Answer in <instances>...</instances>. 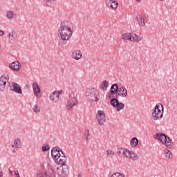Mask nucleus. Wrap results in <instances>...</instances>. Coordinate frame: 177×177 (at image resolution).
<instances>
[{
    "label": "nucleus",
    "mask_w": 177,
    "mask_h": 177,
    "mask_svg": "<svg viewBox=\"0 0 177 177\" xmlns=\"http://www.w3.org/2000/svg\"><path fill=\"white\" fill-rule=\"evenodd\" d=\"M138 142L139 141L138 140V138H133L131 140V146H132L133 147H136V146H138Z\"/></svg>",
    "instance_id": "nucleus-30"
},
{
    "label": "nucleus",
    "mask_w": 177,
    "mask_h": 177,
    "mask_svg": "<svg viewBox=\"0 0 177 177\" xmlns=\"http://www.w3.org/2000/svg\"><path fill=\"white\" fill-rule=\"evenodd\" d=\"M12 151H14V153H15L16 152V149H12Z\"/></svg>",
    "instance_id": "nucleus-39"
},
{
    "label": "nucleus",
    "mask_w": 177,
    "mask_h": 177,
    "mask_svg": "<svg viewBox=\"0 0 177 177\" xmlns=\"http://www.w3.org/2000/svg\"><path fill=\"white\" fill-rule=\"evenodd\" d=\"M46 3L48 5V6H52L53 3H55L56 0H44Z\"/></svg>",
    "instance_id": "nucleus-32"
},
{
    "label": "nucleus",
    "mask_w": 177,
    "mask_h": 177,
    "mask_svg": "<svg viewBox=\"0 0 177 177\" xmlns=\"http://www.w3.org/2000/svg\"><path fill=\"white\" fill-rule=\"evenodd\" d=\"M15 175H16L17 177H20V175L19 174V171H15Z\"/></svg>",
    "instance_id": "nucleus-35"
},
{
    "label": "nucleus",
    "mask_w": 177,
    "mask_h": 177,
    "mask_svg": "<svg viewBox=\"0 0 177 177\" xmlns=\"http://www.w3.org/2000/svg\"><path fill=\"white\" fill-rule=\"evenodd\" d=\"M51 156L54 161L56 164H58V165H66V161L67 160V158H66L64 153L60 150V148H53L51 150Z\"/></svg>",
    "instance_id": "nucleus-2"
},
{
    "label": "nucleus",
    "mask_w": 177,
    "mask_h": 177,
    "mask_svg": "<svg viewBox=\"0 0 177 177\" xmlns=\"http://www.w3.org/2000/svg\"><path fill=\"white\" fill-rule=\"evenodd\" d=\"M96 118L99 125H104L106 122V113H104V111L98 110L96 115Z\"/></svg>",
    "instance_id": "nucleus-12"
},
{
    "label": "nucleus",
    "mask_w": 177,
    "mask_h": 177,
    "mask_svg": "<svg viewBox=\"0 0 177 177\" xmlns=\"http://www.w3.org/2000/svg\"><path fill=\"white\" fill-rule=\"evenodd\" d=\"M37 177H50V175H48V173L46 171H41Z\"/></svg>",
    "instance_id": "nucleus-31"
},
{
    "label": "nucleus",
    "mask_w": 177,
    "mask_h": 177,
    "mask_svg": "<svg viewBox=\"0 0 177 177\" xmlns=\"http://www.w3.org/2000/svg\"><path fill=\"white\" fill-rule=\"evenodd\" d=\"M73 24L68 21L62 22L58 28L57 35L61 41H70L73 37Z\"/></svg>",
    "instance_id": "nucleus-1"
},
{
    "label": "nucleus",
    "mask_w": 177,
    "mask_h": 177,
    "mask_svg": "<svg viewBox=\"0 0 177 177\" xmlns=\"http://www.w3.org/2000/svg\"><path fill=\"white\" fill-rule=\"evenodd\" d=\"M136 19L139 26H140V27H145V19H143V17H142V15H138Z\"/></svg>",
    "instance_id": "nucleus-24"
},
{
    "label": "nucleus",
    "mask_w": 177,
    "mask_h": 177,
    "mask_svg": "<svg viewBox=\"0 0 177 177\" xmlns=\"http://www.w3.org/2000/svg\"><path fill=\"white\" fill-rule=\"evenodd\" d=\"M12 149H20L21 147V141L20 139L17 138L14 140V145H12Z\"/></svg>",
    "instance_id": "nucleus-23"
},
{
    "label": "nucleus",
    "mask_w": 177,
    "mask_h": 177,
    "mask_svg": "<svg viewBox=\"0 0 177 177\" xmlns=\"http://www.w3.org/2000/svg\"><path fill=\"white\" fill-rule=\"evenodd\" d=\"M62 93V91H59L57 92L54 91L50 95V100L53 102V103H56L59 100L60 94Z\"/></svg>",
    "instance_id": "nucleus-16"
},
{
    "label": "nucleus",
    "mask_w": 177,
    "mask_h": 177,
    "mask_svg": "<svg viewBox=\"0 0 177 177\" xmlns=\"http://www.w3.org/2000/svg\"><path fill=\"white\" fill-rule=\"evenodd\" d=\"M111 106H113L115 109H116L117 111H121V110H124L125 105L122 102H120L118 98H112L110 100Z\"/></svg>",
    "instance_id": "nucleus-8"
},
{
    "label": "nucleus",
    "mask_w": 177,
    "mask_h": 177,
    "mask_svg": "<svg viewBox=\"0 0 177 177\" xmlns=\"http://www.w3.org/2000/svg\"><path fill=\"white\" fill-rule=\"evenodd\" d=\"M105 5L111 8L113 10H117L118 8V2L115 0H105Z\"/></svg>",
    "instance_id": "nucleus-15"
},
{
    "label": "nucleus",
    "mask_w": 177,
    "mask_h": 177,
    "mask_svg": "<svg viewBox=\"0 0 177 177\" xmlns=\"http://www.w3.org/2000/svg\"><path fill=\"white\" fill-rule=\"evenodd\" d=\"M137 1V2H140V1H142V0H136Z\"/></svg>",
    "instance_id": "nucleus-40"
},
{
    "label": "nucleus",
    "mask_w": 177,
    "mask_h": 177,
    "mask_svg": "<svg viewBox=\"0 0 177 177\" xmlns=\"http://www.w3.org/2000/svg\"><path fill=\"white\" fill-rule=\"evenodd\" d=\"M6 17L7 19H8V20H12V19L17 17V14L15 13V12L12 10H9L6 12Z\"/></svg>",
    "instance_id": "nucleus-21"
},
{
    "label": "nucleus",
    "mask_w": 177,
    "mask_h": 177,
    "mask_svg": "<svg viewBox=\"0 0 177 177\" xmlns=\"http://www.w3.org/2000/svg\"><path fill=\"white\" fill-rule=\"evenodd\" d=\"M32 88L33 89V93L35 97H37V99H40V97L42 96V94L41 93V88H39L38 83L35 82H33L32 84Z\"/></svg>",
    "instance_id": "nucleus-14"
},
{
    "label": "nucleus",
    "mask_w": 177,
    "mask_h": 177,
    "mask_svg": "<svg viewBox=\"0 0 177 177\" xmlns=\"http://www.w3.org/2000/svg\"><path fill=\"white\" fill-rule=\"evenodd\" d=\"M88 133H89V130H87Z\"/></svg>",
    "instance_id": "nucleus-41"
},
{
    "label": "nucleus",
    "mask_w": 177,
    "mask_h": 177,
    "mask_svg": "<svg viewBox=\"0 0 177 177\" xmlns=\"http://www.w3.org/2000/svg\"><path fill=\"white\" fill-rule=\"evenodd\" d=\"M32 110L35 114H39V113H41V106L38 104H35L33 106Z\"/></svg>",
    "instance_id": "nucleus-28"
},
{
    "label": "nucleus",
    "mask_w": 177,
    "mask_h": 177,
    "mask_svg": "<svg viewBox=\"0 0 177 177\" xmlns=\"http://www.w3.org/2000/svg\"><path fill=\"white\" fill-rule=\"evenodd\" d=\"M154 138L160 141L162 145H165L169 149H171L172 147V140L164 133H156L154 135Z\"/></svg>",
    "instance_id": "nucleus-6"
},
{
    "label": "nucleus",
    "mask_w": 177,
    "mask_h": 177,
    "mask_svg": "<svg viewBox=\"0 0 177 177\" xmlns=\"http://www.w3.org/2000/svg\"><path fill=\"white\" fill-rule=\"evenodd\" d=\"M84 137L86 140H88V139H89V138H91V136L89 135V133H86L84 134Z\"/></svg>",
    "instance_id": "nucleus-34"
},
{
    "label": "nucleus",
    "mask_w": 177,
    "mask_h": 177,
    "mask_svg": "<svg viewBox=\"0 0 177 177\" xmlns=\"http://www.w3.org/2000/svg\"><path fill=\"white\" fill-rule=\"evenodd\" d=\"M10 175H12V170H10Z\"/></svg>",
    "instance_id": "nucleus-38"
},
{
    "label": "nucleus",
    "mask_w": 177,
    "mask_h": 177,
    "mask_svg": "<svg viewBox=\"0 0 177 177\" xmlns=\"http://www.w3.org/2000/svg\"><path fill=\"white\" fill-rule=\"evenodd\" d=\"M3 172L0 171V177H3Z\"/></svg>",
    "instance_id": "nucleus-37"
},
{
    "label": "nucleus",
    "mask_w": 177,
    "mask_h": 177,
    "mask_svg": "<svg viewBox=\"0 0 177 177\" xmlns=\"http://www.w3.org/2000/svg\"><path fill=\"white\" fill-rule=\"evenodd\" d=\"M9 67L11 70H13V71H19L20 68H21V64H20L19 61H15L9 64Z\"/></svg>",
    "instance_id": "nucleus-17"
},
{
    "label": "nucleus",
    "mask_w": 177,
    "mask_h": 177,
    "mask_svg": "<svg viewBox=\"0 0 177 177\" xmlns=\"http://www.w3.org/2000/svg\"><path fill=\"white\" fill-rule=\"evenodd\" d=\"M164 153L166 158H168V160H171V158H172V153L171 151L165 149Z\"/></svg>",
    "instance_id": "nucleus-29"
},
{
    "label": "nucleus",
    "mask_w": 177,
    "mask_h": 177,
    "mask_svg": "<svg viewBox=\"0 0 177 177\" xmlns=\"http://www.w3.org/2000/svg\"><path fill=\"white\" fill-rule=\"evenodd\" d=\"M17 39V32H16L15 30H12L8 33V39H10V41H15Z\"/></svg>",
    "instance_id": "nucleus-19"
},
{
    "label": "nucleus",
    "mask_w": 177,
    "mask_h": 177,
    "mask_svg": "<svg viewBox=\"0 0 177 177\" xmlns=\"http://www.w3.org/2000/svg\"><path fill=\"white\" fill-rule=\"evenodd\" d=\"M151 117L153 121H158L164 117V106L161 103L156 104L152 109Z\"/></svg>",
    "instance_id": "nucleus-3"
},
{
    "label": "nucleus",
    "mask_w": 177,
    "mask_h": 177,
    "mask_svg": "<svg viewBox=\"0 0 177 177\" xmlns=\"http://www.w3.org/2000/svg\"><path fill=\"white\" fill-rule=\"evenodd\" d=\"M107 88H109V82L107 80H104L100 85V89L102 91H107Z\"/></svg>",
    "instance_id": "nucleus-26"
},
{
    "label": "nucleus",
    "mask_w": 177,
    "mask_h": 177,
    "mask_svg": "<svg viewBox=\"0 0 177 177\" xmlns=\"http://www.w3.org/2000/svg\"><path fill=\"white\" fill-rule=\"evenodd\" d=\"M131 35V33H124L122 35V39L124 41H132Z\"/></svg>",
    "instance_id": "nucleus-27"
},
{
    "label": "nucleus",
    "mask_w": 177,
    "mask_h": 177,
    "mask_svg": "<svg viewBox=\"0 0 177 177\" xmlns=\"http://www.w3.org/2000/svg\"><path fill=\"white\" fill-rule=\"evenodd\" d=\"M8 85L10 91H12V92H15V93L19 94L23 93V91H21V87L20 86V84L13 81H10L8 82Z\"/></svg>",
    "instance_id": "nucleus-9"
},
{
    "label": "nucleus",
    "mask_w": 177,
    "mask_h": 177,
    "mask_svg": "<svg viewBox=\"0 0 177 177\" xmlns=\"http://www.w3.org/2000/svg\"><path fill=\"white\" fill-rule=\"evenodd\" d=\"M78 104V100L75 97V95H69V99L66 103L67 110H71L72 107Z\"/></svg>",
    "instance_id": "nucleus-11"
},
{
    "label": "nucleus",
    "mask_w": 177,
    "mask_h": 177,
    "mask_svg": "<svg viewBox=\"0 0 177 177\" xmlns=\"http://www.w3.org/2000/svg\"><path fill=\"white\" fill-rule=\"evenodd\" d=\"M5 35V32H3V30H0V37H2Z\"/></svg>",
    "instance_id": "nucleus-36"
},
{
    "label": "nucleus",
    "mask_w": 177,
    "mask_h": 177,
    "mask_svg": "<svg viewBox=\"0 0 177 177\" xmlns=\"http://www.w3.org/2000/svg\"><path fill=\"white\" fill-rule=\"evenodd\" d=\"M48 150H49V146L46 144L43 145L42 151H48Z\"/></svg>",
    "instance_id": "nucleus-33"
},
{
    "label": "nucleus",
    "mask_w": 177,
    "mask_h": 177,
    "mask_svg": "<svg viewBox=\"0 0 177 177\" xmlns=\"http://www.w3.org/2000/svg\"><path fill=\"white\" fill-rule=\"evenodd\" d=\"M86 100L90 101L91 103L93 102H98L99 97H100V94H99V91L95 88H88L86 91Z\"/></svg>",
    "instance_id": "nucleus-4"
},
{
    "label": "nucleus",
    "mask_w": 177,
    "mask_h": 177,
    "mask_svg": "<svg viewBox=\"0 0 177 177\" xmlns=\"http://www.w3.org/2000/svg\"><path fill=\"white\" fill-rule=\"evenodd\" d=\"M120 89V87H118V84H113L111 86V95H117L118 93V90Z\"/></svg>",
    "instance_id": "nucleus-22"
},
{
    "label": "nucleus",
    "mask_w": 177,
    "mask_h": 177,
    "mask_svg": "<svg viewBox=\"0 0 177 177\" xmlns=\"http://www.w3.org/2000/svg\"><path fill=\"white\" fill-rule=\"evenodd\" d=\"M117 154L119 156H122L123 157L130 158L131 160H138V155H136V153L125 148H119Z\"/></svg>",
    "instance_id": "nucleus-5"
},
{
    "label": "nucleus",
    "mask_w": 177,
    "mask_h": 177,
    "mask_svg": "<svg viewBox=\"0 0 177 177\" xmlns=\"http://www.w3.org/2000/svg\"><path fill=\"white\" fill-rule=\"evenodd\" d=\"M56 172L59 177H67V174H68V166H67V165H60L57 167Z\"/></svg>",
    "instance_id": "nucleus-10"
},
{
    "label": "nucleus",
    "mask_w": 177,
    "mask_h": 177,
    "mask_svg": "<svg viewBox=\"0 0 177 177\" xmlns=\"http://www.w3.org/2000/svg\"><path fill=\"white\" fill-rule=\"evenodd\" d=\"M106 157L109 158H113L115 156V152L114 150L109 149L106 151Z\"/></svg>",
    "instance_id": "nucleus-25"
},
{
    "label": "nucleus",
    "mask_w": 177,
    "mask_h": 177,
    "mask_svg": "<svg viewBox=\"0 0 177 177\" xmlns=\"http://www.w3.org/2000/svg\"><path fill=\"white\" fill-rule=\"evenodd\" d=\"M8 82H9V74L4 73L0 76V92H5Z\"/></svg>",
    "instance_id": "nucleus-7"
},
{
    "label": "nucleus",
    "mask_w": 177,
    "mask_h": 177,
    "mask_svg": "<svg viewBox=\"0 0 177 177\" xmlns=\"http://www.w3.org/2000/svg\"><path fill=\"white\" fill-rule=\"evenodd\" d=\"M142 39H143V37L139 36L135 33H131V42H140Z\"/></svg>",
    "instance_id": "nucleus-20"
},
{
    "label": "nucleus",
    "mask_w": 177,
    "mask_h": 177,
    "mask_svg": "<svg viewBox=\"0 0 177 177\" xmlns=\"http://www.w3.org/2000/svg\"><path fill=\"white\" fill-rule=\"evenodd\" d=\"M71 57L74 60H80V59H82V53L80 50H74L72 52Z\"/></svg>",
    "instance_id": "nucleus-18"
},
{
    "label": "nucleus",
    "mask_w": 177,
    "mask_h": 177,
    "mask_svg": "<svg viewBox=\"0 0 177 177\" xmlns=\"http://www.w3.org/2000/svg\"><path fill=\"white\" fill-rule=\"evenodd\" d=\"M128 96V90L125 86H121L119 87L118 93L115 95L116 99H120V97H127Z\"/></svg>",
    "instance_id": "nucleus-13"
}]
</instances>
